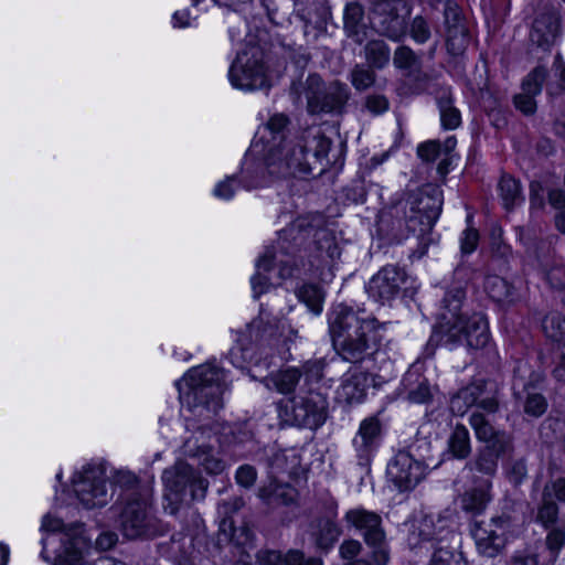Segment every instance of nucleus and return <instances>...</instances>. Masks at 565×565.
I'll return each instance as SVG.
<instances>
[{"label":"nucleus","instance_id":"f257e3e1","mask_svg":"<svg viewBox=\"0 0 565 565\" xmlns=\"http://www.w3.org/2000/svg\"><path fill=\"white\" fill-rule=\"evenodd\" d=\"M288 124L284 114L273 115L265 125L271 138L263 147V159L256 161L260 152L258 142H253L247 150L242 179L246 189L264 186L271 180L309 174L319 163L327 166L331 140L324 136L321 127L311 126L291 139H284L280 134Z\"/></svg>","mask_w":565,"mask_h":565},{"label":"nucleus","instance_id":"f03ea898","mask_svg":"<svg viewBox=\"0 0 565 565\" xmlns=\"http://www.w3.org/2000/svg\"><path fill=\"white\" fill-rule=\"evenodd\" d=\"M329 329L341 358L358 363L376 352L383 326L364 310L340 303L329 315Z\"/></svg>","mask_w":565,"mask_h":565},{"label":"nucleus","instance_id":"7ed1b4c3","mask_svg":"<svg viewBox=\"0 0 565 565\" xmlns=\"http://www.w3.org/2000/svg\"><path fill=\"white\" fill-rule=\"evenodd\" d=\"M465 296V290L460 286L446 291L443 311L439 313V321L434 328L430 342L445 345L450 350L459 345L480 349L488 343L489 330L484 316L479 312L470 316L460 312Z\"/></svg>","mask_w":565,"mask_h":565},{"label":"nucleus","instance_id":"20e7f679","mask_svg":"<svg viewBox=\"0 0 565 565\" xmlns=\"http://www.w3.org/2000/svg\"><path fill=\"white\" fill-rule=\"evenodd\" d=\"M180 401L199 420H210L223 407L227 388L223 369L210 363L191 369L177 383Z\"/></svg>","mask_w":565,"mask_h":565},{"label":"nucleus","instance_id":"39448f33","mask_svg":"<svg viewBox=\"0 0 565 565\" xmlns=\"http://www.w3.org/2000/svg\"><path fill=\"white\" fill-rule=\"evenodd\" d=\"M406 542L412 550L418 547L434 548L429 565H466L461 554L448 548L454 536L447 521L439 515L413 518L404 523Z\"/></svg>","mask_w":565,"mask_h":565},{"label":"nucleus","instance_id":"423d86ee","mask_svg":"<svg viewBox=\"0 0 565 565\" xmlns=\"http://www.w3.org/2000/svg\"><path fill=\"white\" fill-rule=\"evenodd\" d=\"M163 508L175 514L183 504L204 500L209 481L185 461L178 460L163 470Z\"/></svg>","mask_w":565,"mask_h":565},{"label":"nucleus","instance_id":"0eeeda50","mask_svg":"<svg viewBox=\"0 0 565 565\" xmlns=\"http://www.w3.org/2000/svg\"><path fill=\"white\" fill-rule=\"evenodd\" d=\"M443 205L441 190L437 186H426L408 194L404 203L405 224L409 232L420 239L423 256L430 238L427 237L437 222Z\"/></svg>","mask_w":565,"mask_h":565},{"label":"nucleus","instance_id":"6e6552de","mask_svg":"<svg viewBox=\"0 0 565 565\" xmlns=\"http://www.w3.org/2000/svg\"><path fill=\"white\" fill-rule=\"evenodd\" d=\"M216 437L207 424H198L194 418L185 419V435L181 446L183 456L194 459L209 475H220L225 461L215 450Z\"/></svg>","mask_w":565,"mask_h":565},{"label":"nucleus","instance_id":"1a4fd4ad","mask_svg":"<svg viewBox=\"0 0 565 565\" xmlns=\"http://www.w3.org/2000/svg\"><path fill=\"white\" fill-rule=\"evenodd\" d=\"M343 520L349 529L359 532L365 544L372 550L373 562L376 565H387L390 548L381 515L363 507H358L348 510Z\"/></svg>","mask_w":565,"mask_h":565},{"label":"nucleus","instance_id":"9d476101","mask_svg":"<svg viewBox=\"0 0 565 565\" xmlns=\"http://www.w3.org/2000/svg\"><path fill=\"white\" fill-rule=\"evenodd\" d=\"M73 490L85 509H100L114 497V487L108 481L103 463H87L73 478Z\"/></svg>","mask_w":565,"mask_h":565},{"label":"nucleus","instance_id":"9b49d317","mask_svg":"<svg viewBox=\"0 0 565 565\" xmlns=\"http://www.w3.org/2000/svg\"><path fill=\"white\" fill-rule=\"evenodd\" d=\"M228 81L239 90L252 92L268 86L264 52L258 46H248L239 52L230 66Z\"/></svg>","mask_w":565,"mask_h":565},{"label":"nucleus","instance_id":"f8f14e48","mask_svg":"<svg viewBox=\"0 0 565 565\" xmlns=\"http://www.w3.org/2000/svg\"><path fill=\"white\" fill-rule=\"evenodd\" d=\"M499 409V402L494 396L480 401L469 416V424L478 441L500 450H511L512 438L504 430L494 427L493 422Z\"/></svg>","mask_w":565,"mask_h":565},{"label":"nucleus","instance_id":"ddd939ff","mask_svg":"<svg viewBox=\"0 0 565 565\" xmlns=\"http://www.w3.org/2000/svg\"><path fill=\"white\" fill-rule=\"evenodd\" d=\"M409 14L411 10L404 0H375L370 22L379 34L398 41L406 33Z\"/></svg>","mask_w":565,"mask_h":565},{"label":"nucleus","instance_id":"4468645a","mask_svg":"<svg viewBox=\"0 0 565 565\" xmlns=\"http://www.w3.org/2000/svg\"><path fill=\"white\" fill-rule=\"evenodd\" d=\"M543 382V374L532 370L525 360L516 362L513 369V394L518 399L524 398V413L532 417L542 416L546 408L545 397L535 392V388Z\"/></svg>","mask_w":565,"mask_h":565},{"label":"nucleus","instance_id":"2eb2a0df","mask_svg":"<svg viewBox=\"0 0 565 565\" xmlns=\"http://www.w3.org/2000/svg\"><path fill=\"white\" fill-rule=\"evenodd\" d=\"M294 103L307 106H343L348 102V87L341 83H331L324 87L320 76L309 75L305 83L294 84Z\"/></svg>","mask_w":565,"mask_h":565},{"label":"nucleus","instance_id":"dca6fc26","mask_svg":"<svg viewBox=\"0 0 565 565\" xmlns=\"http://www.w3.org/2000/svg\"><path fill=\"white\" fill-rule=\"evenodd\" d=\"M289 403L294 425L317 429L326 422L328 402L326 396L315 388L305 391L301 387Z\"/></svg>","mask_w":565,"mask_h":565},{"label":"nucleus","instance_id":"f3484780","mask_svg":"<svg viewBox=\"0 0 565 565\" xmlns=\"http://www.w3.org/2000/svg\"><path fill=\"white\" fill-rule=\"evenodd\" d=\"M428 465L408 451H398L387 465V478L399 491H409L423 480Z\"/></svg>","mask_w":565,"mask_h":565},{"label":"nucleus","instance_id":"a211bd4d","mask_svg":"<svg viewBox=\"0 0 565 565\" xmlns=\"http://www.w3.org/2000/svg\"><path fill=\"white\" fill-rule=\"evenodd\" d=\"M120 529L129 540L148 536L152 533V518L147 499L134 493L121 511Z\"/></svg>","mask_w":565,"mask_h":565},{"label":"nucleus","instance_id":"6ab92c4d","mask_svg":"<svg viewBox=\"0 0 565 565\" xmlns=\"http://www.w3.org/2000/svg\"><path fill=\"white\" fill-rule=\"evenodd\" d=\"M509 526L510 521L507 516L476 522L472 529V537L479 554L486 557H495L505 545V534Z\"/></svg>","mask_w":565,"mask_h":565},{"label":"nucleus","instance_id":"aec40b11","mask_svg":"<svg viewBox=\"0 0 565 565\" xmlns=\"http://www.w3.org/2000/svg\"><path fill=\"white\" fill-rule=\"evenodd\" d=\"M404 281L405 273L401 268L385 266L370 279L366 291L371 298L384 303L398 295Z\"/></svg>","mask_w":565,"mask_h":565},{"label":"nucleus","instance_id":"412c9836","mask_svg":"<svg viewBox=\"0 0 565 565\" xmlns=\"http://www.w3.org/2000/svg\"><path fill=\"white\" fill-rule=\"evenodd\" d=\"M60 546L54 552L53 565H81L87 546L83 525H75L58 534Z\"/></svg>","mask_w":565,"mask_h":565},{"label":"nucleus","instance_id":"4be33fe9","mask_svg":"<svg viewBox=\"0 0 565 565\" xmlns=\"http://www.w3.org/2000/svg\"><path fill=\"white\" fill-rule=\"evenodd\" d=\"M381 429V422L374 416L366 417L360 423L352 439L359 465L366 466L373 458L380 445Z\"/></svg>","mask_w":565,"mask_h":565},{"label":"nucleus","instance_id":"5701e85b","mask_svg":"<svg viewBox=\"0 0 565 565\" xmlns=\"http://www.w3.org/2000/svg\"><path fill=\"white\" fill-rule=\"evenodd\" d=\"M315 218L311 216H300L295 220L288 227L279 233L278 246L282 254H289V247L286 243H292L295 246H301L308 238L316 237L318 231L313 224Z\"/></svg>","mask_w":565,"mask_h":565},{"label":"nucleus","instance_id":"b1692460","mask_svg":"<svg viewBox=\"0 0 565 565\" xmlns=\"http://www.w3.org/2000/svg\"><path fill=\"white\" fill-rule=\"evenodd\" d=\"M559 31V17L553 9L539 13L530 33L531 41L539 46L551 45Z\"/></svg>","mask_w":565,"mask_h":565},{"label":"nucleus","instance_id":"393cba45","mask_svg":"<svg viewBox=\"0 0 565 565\" xmlns=\"http://www.w3.org/2000/svg\"><path fill=\"white\" fill-rule=\"evenodd\" d=\"M447 25V47L450 53L458 55L468 44V30L457 8L448 6L445 10Z\"/></svg>","mask_w":565,"mask_h":565},{"label":"nucleus","instance_id":"a878e982","mask_svg":"<svg viewBox=\"0 0 565 565\" xmlns=\"http://www.w3.org/2000/svg\"><path fill=\"white\" fill-rule=\"evenodd\" d=\"M369 386L367 374L359 367H352L342 381L338 390L340 398L349 404L361 403Z\"/></svg>","mask_w":565,"mask_h":565},{"label":"nucleus","instance_id":"bb28decb","mask_svg":"<svg viewBox=\"0 0 565 565\" xmlns=\"http://www.w3.org/2000/svg\"><path fill=\"white\" fill-rule=\"evenodd\" d=\"M259 499L269 507L291 505L296 502L298 491L289 483L270 479L268 484L258 490Z\"/></svg>","mask_w":565,"mask_h":565},{"label":"nucleus","instance_id":"cd10ccee","mask_svg":"<svg viewBox=\"0 0 565 565\" xmlns=\"http://www.w3.org/2000/svg\"><path fill=\"white\" fill-rule=\"evenodd\" d=\"M484 393V384L482 381L472 382L460 388L450 397L449 408L456 416H463L472 406L478 408V404Z\"/></svg>","mask_w":565,"mask_h":565},{"label":"nucleus","instance_id":"c85d7f7f","mask_svg":"<svg viewBox=\"0 0 565 565\" xmlns=\"http://www.w3.org/2000/svg\"><path fill=\"white\" fill-rule=\"evenodd\" d=\"M257 561L260 565H322L320 558H306L303 553L298 550H290L286 554L278 551H259Z\"/></svg>","mask_w":565,"mask_h":565},{"label":"nucleus","instance_id":"c756f323","mask_svg":"<svg viewBox=\"0 0 565 565\" xmlns=\"http://www.w3.org/2000/svg\"><path fill=\"white\" fill-rule=\"evenodd\" d=\"M546 76L547 70L545 67H535L523 81L522 92L514 96V106H535L534 97L541 93Z\"/></svg>","mask_w":565,"mask_h":565},{"label":"nucleus","instance_id":"7c9ffc66","mask_svg":"<svg viewBox=\"0 0 565 565\" xmlns=\"http://www.w3.org/2000/svg\"><path fill=\"white\" fill-rule=\"evenodd\" d=\"M402 385L412 403L425 404L433 396L427 379L416 371H408L403 377Z\"/></svg>","mask_w":565,"mask_h":565},{"label":"nucleus","instance_id":"2f4dec72","mask_svg":"<svg viewBox=\"0 0 565 565\" xmlns=\"http://www.w3.org/2000/svg\"><path fill=\"white\" fill-rule=\"evenodd\" d=\"M343 24L348 36L355 42L362 43L366 35V25L364 23V10L358 2H349L343 11Z\"/></svg>","mask_w":565,"mask_h":565},{"label":"nucleus","instance_id":"473e14b6","mask_svg":"<svg viewBox=\"0 0 565 565\" xmlns=\"http://www.w3.org/2000/svg\"><path fill=\"white\" fill-rule=\"evenodd\" d=\"M302 373L298 367H288L264 379L268 388H275L280 394H290L300 382Z\"/></svg>","mask_w":565,"mask_h":565},{"label":"nucleus","instance_id":"72a5a7b5","mask_svg":"<svg viewBox=\"0 0 565 565\" xmlns=\"http://www.w3.org/2000/svg\"><path fill=\"white\" fill-rule=\"evenodd\" d=\"M395 67L406 72V75L415 81L426 78L422 71V63L414 51L407 46H399L393 57Z\"/></svg>","mask_w":565,"mask_h":565},{"label":"nucleus","instance_id":"f704fd0d","mask_svg":"<svg viewBox=\"0 0 565 565\" xmlns=\"http://www.w3.org/2000/svg\"><path fill=\"white\" fill-rule=\"evenodd\" d=\"M509 450H500L492 447V445H484L476 456L473 461H470L467 466L471 470H476L486 476H493L498 469V460Z\"/></svg>","mask_w":565,"mask_h":565},{"label":"nucleus","instance_id":"c9c22d12","mask_svg":"<svg viewBox=\"0 0 565 565\" xmlns=\"http://www.w3.org/2000/svg\"><path fill=\"white\" fill-rule=\"evenodd\" d=\"M277 255L271 249H267L256 262V274L250 278V285L254 298H258L269 288L268 278L264 275L273 267Z\"/></svg>","mask_w":565,"mask_h":565},{"label":"nucleus","instance_id":"e433bc0d","mask_svg":"<svg viewBox=\"0 0 565 565\" xmlns=\"http://www.w3.org/2000/svg\"><path fill=\"white\" fill-rule=\"evenodd\" d=\"M312 535L319 548L328 550L338 541L341 530L332 519L322 518L316 522Z\"/></svg>","mask_w":565,"mask_h":565},{"label":"nucleus","instance_id":"4c0bfd02","mask_svg":"<svg viewBox=\"0 0 565 565\" xmlns=\"http://www.w3.org/2000/svg\"><path fill=\"white\" fill-rule=\"evenodd\" d=\"M300 465V458L296 449L271 450L268 460L270 473H292Z\"/></svg>","mask_w":565,"mask_h":565},{"label":"nucleus","instance_id":"58836bf2","mask_svg":"<svg viewBox=\"0 0 565 565\" xmlns=\"http://www.w3.org/2000/svg\"><path fill=\"white\" fill-rule=\"evenodd\" d=\"M491 482L486 481L480 487L467 491L461 499L463 510L472 513H481L490 501Z\"/></svg>","mask_w":565,"mask_h":565},{"label":"nucleus","instance_id":"ea45409f","mask_svg":"<svg viewBox=\"0 0 565 565\" xmlns=\"http://www.w3.org/2000/svg\"><path fill=\"white\" fill-rule=\"evenodd\" d=\"M483 288L488 296L495 302L505 303L514 300L513 287L500 276H487Z\"/></svg>","mask_w":565,"mask_h":565},{"label":"nucleus","instance_id":"a19ab883","mask_svg":"<svg viewBox=\"0 0 565 565\" xmlns=\"http://www.w3.org/2000/svg\"><path fill=\"white\" fill-rule=\"evenodd\" d=\"M448 449L457 459H466L471 452V439L468 428L457 424L448 438Z\"/></svg>","mask_w":565,"mask_h":565},{"label":"nucleus","instance_id":"79ce46f5","mask_svg":"<svg viewBox=\"0 0 565 565\" xmlns=\"http://www.w3.org/2000/svg\"><path fill=\"white\" fill-rule=\"evenodd\" d=\"M499 192L503 206L507 210H512L524 201L519 181L510 175H503L501 178L499 182Z\"/></svg>","mask_w":565,"mask_h":565},{"label":"nucleus","instance_id":"37998d69","mask_svg":"<svg viewBox=\"0 0 565 565\" xmlns=\"http://www.w3.org/2000/svg\"><path fill=\"white\" fill-rule=\"evenodd\" d=\"M296 296L312 313L320 315L322 312L324 294L318 285L305 284L297 290Z\"/></svg>","mask_w":565,"mask_h":565},{"label":"nucleus","instance_id":"c03bdc74","mask_svg":"<svg viewBox=\"0 0 565 565\" xmlns=\"http://www.w3.org/2000/svg\"><path fill=\"white\" fill-rule=\"evenodd\" d=\"M365 58L370 66L383 68L388 64L391 58L388 45L382 40L370 41L365 45Z\"/></svg>","mask_w":565,"mask_h":565},{"label":"nucleus","instance_id":"a18cd8bd","mask_svg":"<svg viewBox=\"0 0 565 565\" xmlns=\"http://www.w3.org/2000/svg\"><path fill=\"white\" fill-rule=\"evenodd\" d=\"M545 335L565 348V317L558 312L546 315L542 321Z\"/></svg>","mask_w":565,"mask_h":565},{"label":"nucleus","instance_id":"49530a36","mask_svg":"<svg viewBox=\"0 0 565 565\" xmlns=\"http://www.w3.org/2000/svg\"><path fill=\"white\" fill-rule=\"evenodd\" d=\"M558 505L556 502L542 492V502L537 510L536 521L544 527L550 529L557 522Z\"/></svg>","mask_w":565,"mask_h":565},{"label":"nucleus","instance_id":"de8ad7c7","mask_svg":"<svg viewBox=\"0 0 565 565\" xmlns=\"http://www.w3.org/2000/svg\"><path fill=\"white\" fill-rule=\"evenodd\" d=\"M326 366L327 363L323 359L307 361L300 370L303 385L308 386V388H313L312 385L319 383L323 377Z\"/></svg>","mask_w":565,"mask_h":565},{"label":"nucleus","instance_id":"09e8293b","mask_svg":"<svg viewBox=\"0 0 565 565\" xmlns=\"http://www.w3.org/2000/svg\"><path fill=\"white\" fill-rule=\"evenodd\" d=\"M374 81V72L364 65H356L351 72L352 85L359 90L369 88L373 85Z\"/></svg>","mask_w":565,"mask_h":565},{"label":"nucleus","instance_id":"8fccbe9b","mask_svg":"<svg viewBox=\"0 0 565 565\" xmlns=\"http://www.w3.org/2000/svg\"><path fill=\"white\" fill-rule=\"evenodd\" d=\"M545 539V544L550 553L556 558L565 546V527L552 526Z\"/></svg>","mask_w":565,"mask_h":565},{"label":"nucleus","instance_id":"3c124183","mask_svg":"<svg viewBox=\"0 0 565 565\" xmlns=\"http://www.w3.org/2000/svg\"><path fill=\"white\" fill-rule=\"evenodd\" d=\"M230 362L237 369L245 367L246 363L253 360L252 349L243 347V344L234 345L228 352Z\"/></svg>","mask_w":565,"mask_h":565},{"label":"nucleus","instance_id":"603ef678","mask_svg":"<svg viewBox=\"0 0 565 565\" xmlns=\"http://www.w3.org/2000/svg\"><path fill=\"white\" fill-rule=\"evenodd\" d=\"M257 479V471L250 465H242L236 469L235 480L238 486L249 489L252 488Z\"/></svg>","mask_w":565,"mask_h":565},{"label":"nucleus","instance_id":"864d4df0","mask_svg":"<svg viewBox=\"0 0 565 565\" xmlns=\"http://www.w3.org/2000/svg\"><path fill=\"white\" fill-rule=\"evenodd\" d=\"M507 475L510 482L520 484L523 482L527 475L526 463L523 459H515L509 462Z\"/></svg>","mask_w":565,"mask_h":565},{"label":"nucleus","instance_id":"5fc2aeb1","mask_svg":"<svg viewBox=\"0 0 565 565\" xmlns=\"http://www.w3.org/2000/svg\"><path fill=\"white\" fill-rule=\"evenodd\" d=\"M479 242V233L476 228L468 226L460 236V249L462 254H471L476 250Z\"/></svg>","mask_w":565,"mask_h":565},{"label":"nucleus","instance_id":"6e6d98bb","mask_svg":"<svg viewBox=\"0 0 565 565\" xmlns=\"http://www.w3.org/2000/svg\"><path fill=\"white\" fill-rule=\"evenodd\" d=\"M236 191L235 177H227L220 181L213 189V195L220 200H231Z\"/></svg>","mask_w":565,"mask_h":565},{"label":"nucleus","instance_id":"4d7b16f0","mask_svg":"<svg viewBox=\"0 0 565 565\" xmlns=\"http://www.w3.org/2000/svg\"><path fill=\"white\" fill-rule=\"evenodd\" d=\"M411 35L417 43H425L429 39V28L427 22L422 17L414 18L411 24Z\"/></svg>","mask_w":565,"mask_h":565},{"label":"nucleus","instance_id":"13d9d810","mask_svg":"<svg viewBox=\"0 0 565 565\" xmlns=\"http://www.w3.org/2000/svg\"><path fill=\"white\" fill-rule=\"evenodd\" d=\"M441 127L446 130H454L461 124V114L458 108H441Z\"/></svg>","mask_w":565,"mask_h":565},{"label":"nucleus","instance_id":"bf43d9fd","mask_svg":"<svg viewBox=\"0 0 565 565\" xmlns=\"http://www.w3.org/2000/svg\"><path fill=\"white\" fill-rule=\"evenodd\" d=\"M269 317V313L265 309H260L259 317L248 324L247 330L249 338L256 342L263 340L266 335V328L263 327L265 319Z\"/></svg>","mask_w":565,"mask_h":565},{"label":"nucleus","instance_id":"052dcab7","mask_svg":"<svg viewBox=\"0 0 565 565\" xmlns=\"http://www.w3.org/2000/svg\"><path fill=\"white\" fill-rule=\"evenodd\" d=\"M543 493L547 499L550 497L553 500L555 498L558 501L565 502V479L558 478L556 480L547 482L543 489Z\"/></svg>","mask_w":565,"mask_h":565},{"label":"nucleus","instance_id":"680f3d73","mask_svg":"<svg viewBox=\"0 0 565 565\" xmlns=\"http://www.w3.org/2000/svg\"><path fill=\"white\" fill-rule=\"evenodd\" d=\"M441 145L438 141L429 140L417 147V154L425 161H433L439 154Z\"/></svg>","mask_w":565,"mask_h":565},{"label":"nucleus","instance_id":"e2e57ef3","mask_svg":"<svg viewBox=\"0 0 565 565\" xmlns=\"http://www.w3.org/2000/svg\"><path fill=\"white\" fill-rule=\"evenodd\" d=\"M362 544L358 540H347L339 548V553L342 558L349 562L354 561L355 557L361 553Z\"/></svg>","mask_w":565,"mask_h":565},{"label":"nucleus","instance_id":"0e129e2a","mask_svg":"<svg viewBox=\"0 0 565 565\" xmlns=\"http://www.w3.org/2000/svg\"><path fill=\"white\" fill-rule=\"evenodd\" d=\"M537 556L529 552L515 553L510 562V565H537Z\"/></svg>","mask_w":565,"mask_h":565},{"label":"nucleus","instance_id":"69168bd1","mask_svg":"<svg viewBox=\"0 0 565 565\" xmlns=\"http://www.w3.org/2000/svg\"><path fill=\"white\" fill-rule=\"evenodd\" d=\"M550 204L558 211L565 210V190L553 189L548 192Z\"/></svg>","mask_w":565,"mask_h":565},{"label":"nucleus","instance_id":"338daca9","mask_svg":"<svg viewBox=\"0 0 565 565\" xmlns=\"http://www.w3.org/2000/svg\"><path fill=\"white\" fill-rule=\"evenodd\" d=\"M63 523L60 519L46 514L42 519L41 530L47 532H55L62 530Z\"/></svg>","mask_w":565,"mask_h":565},{"label":"nucleus","instance_id":"774afa93","mask_svg":"<svg viewBox=\"0 0 565 565\" xmlns=\"http://www.w3.org/2000/svg\"><path fill=\"white\" fill-rule=\"evenodd\" d=\"M116 542L117 535L113 532L102 533L96 540L98 547H100L102 550L111 548L116 544Z\"/></svg>","mask_w":565,"mask_h":565}]
</instances>
